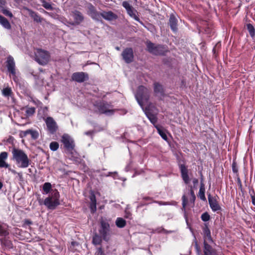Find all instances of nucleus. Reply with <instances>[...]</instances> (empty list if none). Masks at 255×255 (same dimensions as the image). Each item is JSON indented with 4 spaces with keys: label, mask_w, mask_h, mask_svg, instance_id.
Wrapping results in <instances>:
<instances>
[{
    "label": "nucleus",
    "mask_w": 255,
    "mask_h": 255,
    "mask_svg": "<svg viewBox=\"0 0 255 255\" xmlns=\"http://www.w3.org/2000/svg\"><path fill=\"white\" fill-rule=\"evenodd\" d=\"M11 152L12 159L15 162L18 167L25 168L29 166L30 160L23 150L13 147Z\"/></svg>",
    "instance_id": "obj_1"
},
{
    "label": "nucleus",
    "mask_w": 255,
    "mask_h": 255,
    "mask_svg": "<svg viewBox=\"0 0 255 255\" xmlns=\"http://www.w3.org/2000/svg\"><path fill=\"white\" fill-rule=\"evenodd\" d=\"M203 235L204 239L203 255H218L216 250L208 243V242L209 243H213L214 241L211 235L210 230L207 225L203 228Z\"/></svg>",
    "instance_id": "obj_2"
},
{
    "label": "nucleus",
    "mask_w": 255,
    "mask_h": 255,
    "mask_svg": "<svg viewBox=\"0 0 255 255\" xmlns=\"http://www.w3.org/2000/svg\"><path fill=\"white\" fill-rule=\"evenodd\" d=\"M150 92V91L148 89L143 86H140L138 87L135 97L142 110H143L144 104L147 103L148 101Z\"/></svg>",
    "instance_id": "obj_3"
},
{
    "label": "nucleus",
    "mask_w": 255,
    "mask_h": 255,
    "mask_svg": "<svg viewBox=\"0 0 255 255\" xmlns=\"http://www.w3.org/2000/svg\"><path fill=\"white\" fill-rule=\"evenodd\" d=\"M146 45L147 50L150 53L155 55H164L168 51L167 46L155 44L149 40L146 41Z\"/></svg>",
    "instance_id": "obj_4"
},
{
    "label": "nucleus",
    "mask_w": 255,
    "mask_h": 255,
    "mask_svg": "<svg viewBox=\"0 0 255 255\" xmlns=\"http://www.w3.org/2000/svg\"><path fill=\"white\" fill-rule=\"evenodd\" d=\"M59 197V192L57 191H55L52 193L51 196H49L45 198L43 204L48 209L54 210L60 204Z\"/></svg>",
    "instance_id": "obj_5"
},
{
    "label": "nucleus",
    "mask_w": 255,
    "mask_h": 255,
    "mask_svg": "<svg viewBox=\"0 0 255 255\" xmlns=\"http://www.w3.org/2000/svg\"><path fill=\"white\" fill-rule=\"evenodd\" d=\"M49 53L41 49H37L35 52V61L41 65H45L48 63L50 60Z\"/></svg>",
    "instance_id": "obj_6"
},
{
    "label": "nucleus",
    "mask_w": 255,
    "mask_h": 255,
    "mask_svg": "<svg viewBox=\"0 0 255 255\" xmlns=\"http://www.w3.org/2000/svg\"><path fill=\"white\" fill-rule=\"evenodd\" d=\"M96 106L100 114H105L106 116L113 115L115 111L113 109V106L111 105L105 101L97 103Z\"/></svg>",
    "instance_id": "obj_7"
},
{
    "label": "nucleus",
    "mask_w": 255,
    "mask_h": 255,
    "mask_svg": "<svg viewBox=\"0 0 255 255\" xmlns=\"http://www.w3.org/2000/svg\"><path fill=\"white\" fill-rule=\"evenodd\" d=\"M122 6L126 9L128 14L135 20L138 21L141 25H143V23L140 20L139 18L136 15L137 10L135 9L127 1H124L122 3Z\"/></svg>",
    "instance_id": "obj_8"
},
{
    "label": "nucleus",
    "mask_w": 255,
    "mask_h": 255,
    "mask_svg": "<svg viewBox=\"0 0 255 255\" xmlns=\"http://www.w3.org/2000/svg\"><path fill=\"white\" fill-rule=\"evenodd\" d=\"M6 67L7 71L13 77H16V66L14 58L11 55H8L5 61Z\"/></svg>",
    "instance_id": "obj_9"
},
{
    "label": "nucleus",
    "mask_w": 255,
    "mask_h": 255,
    "mask_svg": "<svg viewBox=\"0 0 255 255\" xmlns=\"http://www.w3.org/2000/svg\"><path fill=\"white\" fill-rule=\"evenodd\" d=\"M61 141L63 143L64 147L69 152H71L74 148V141L69 135L64 134L63 135Z\"/></svg>",
    "instance_id": "obj_10"
},
{
    "label": "nucleus",
    "mask_w": 255,
    "mask_h": 255,
    "mask_svg": "<svg viewBox=\"0 0 255 255\" xmlns=\"http://www.w3.org/2000/svg\"><path fill=\"white\" fill-rule=\"evenodd\" d=\"M110 231L109 224L104 221H101V226L99 230L100 235L102 237L104 240L107 241L108 240V236Z\"/></svg>",
    "instance_id": "obj_11"
},
{
    "label": "nucleus",
    "mask_w": 255,
    "mask_h": 255,
    "mask_svg": "<svg viewBox=\"0 0 255 255\" xmlns=\"http://www.w3.org/2000/svg\"><path fill=\"white\" fill-rule=\"evenodd\" d=\"M88 14L91 18L96 21H100L101 19V13L97 11L95 6L91 3L88 6Z\"/></svg>",
    "instance_id": "obj_12"
},
{
    "label": "nucleus",
    "mask_w": 255,
    "mask_h": 255,
    "mask_svg": "<svg viewBox=\"0 0 255 255\" xmlns=\"http://www.w3.org/2000/svg\"><path fill=\"white\" fill-rule=\"evenodd\" d=\"M45 123L47 126V129L50 133H54L57 128L56 123L54 121L53 119L51 117H47L45 120Z\"/></svg>",
    "instance_id": "obj_13"
},
{
    "label": "nucleus",
    "mask_w": 255,
    "mask_h": 255,
    "mask_svg": "<svg viewBox=\"0 0 255 255\" xmlns=\"http://www.w3.org/2000/svg\"><path fill=\"white\" fill-rule=\"evenodd\" d=\"M72 16L74 19V21L69 23V24L71 25H78L81 23L84 19L82 13L77 10L72 11Z\"/></svg>",
    "instance_id": "obj_14"
},
{
    "label": "nucleus",
    "mask_w": 255,
    "mask_h": 255,
    "mask_svg": "<svg viewBox=\"0 0 255 255\" xmlns=\"http://www.w3.org/2000/svg\"><path fill=\"white\" fill-rule=\"evenodd\" d=\"M122 55L125 61L127 63L131 62L133 59L132 49L131 48H127L122 52Z\"/></svg>",
    "instance_id": "obj_15"
},
{
    "label": "nucleus",
    "mask_w": 255,
    "mask_h": 255,
    "mask_svg": "<svg viewBox=\"0 0 255 255\" xmlns=\"http://www.w3.org/2000/svg\"><path fill=\"white\" fill-rule=\"evenodd\" d=\"M208 198L210 207L213 212L221 210V207L215 197H213L209 194L208 195Z\"/></svg>",
    "instance_id": "obj_16"
},
{
    "label": "nucleus",
    "mask_w": 255,
    "mask_h": 255,
    "mask_svg": "<svg viewBox=\"0 0 255 255\" xmlns=\"http://www.w3.org/2000/svg\"><path fill=\"white\" fill-rule=\"evenodd\" d=\"M144 112L146 116L150 121V122L153 125L154 127L156 126H158L156 124L157 122V118L155 114H154L151 113L150 110L149 109V107H145L143 108V110H142Z\"/></svg>",
    "instance_id": "obj_17"
},
{
    "label": "nucleus",
    "mask_w": 255,
    "mask_h": 255,
    "mask_svg": "<svg viewBox=\"0 0 255 255\" xmlns=\"http://www.w3.org/2000/svg\"><path fill=\"white\" fill-rule=\"evenodd\" d=\"M72 79L73 81L82 83L88 79V75L84 72H75L72 74Z\"/></svg>",
    "instance_id": "obj_18"
},
{
    "label": "nucleus",
    "mask_w": 255,
    "mask_h": 255,
    "mask_svg": "<svg viewBox=\"0 0 255 255\" xmlns=\"http://www.w3.org/2000/svg\"><path fill=\"white\" fill-rule=\"evenodd\" d=\"M179 168L181 172V177L186 184L189 183L190 179L188 175V172L187 167L184 164H180Z\"/></svg>",
    "instance_id": "obj_19"
},
{
    "label": "nucleus",
    "mask_w": 255,
    "mask_h": 255,
    "mask_svg": "<svg viewBox=\"0 0 255 255\" xmlns=\"http://www.w3.org/2000/svg\"><path fill=\"white\" fill-rule=\"evenodd\" d=\"M20 134L21 137H25L28 134H30L33 139H36L39 136V133L37 131L31 129L25 131H21Z\"/></svg>",
    "instance_id": "obj_20"
},
{
    "label": "nucleus",
    "mask_w": 255,
    "mask_h": 255,
    "mask_svg": "<svg viewBox=\"0 0 255 255\" xmlns=\"http://www.w3.org/2000/svg\"><path fill=\"white\" fill-rule=\"evenodd\" d=\"M182 210L184 211V218L185 219V221H186L187 225L188 226V228L189 229L190 231L192 233V234H193V230L191 228V227L190 226L189 222H188V218H187V214H186V209H185L187 203V198H186L185 195H183L182 196Z\"/></svg>",
    "instance_id": "obj_21"
},
{
    "label": "nucleus",
    "mask_w": 255,
    "mask_h": 255,
    "mask_svg": "<svg viewBox=\"0 0 255 255\" xmlns=\"http://www.w3.org/2000/svg\"><path fill=\"white\" fill-rule=\"evenodd\" d=\"M177 19L175 15L173 14H170L169 19V24L170 28L173 32H176L177 31Z\"/></svg>",
    "instance_id": "obj_22"
},
{
    "label": "nucleus",
    "mask_w": 255,
    "mask_h": 255,
    "mask_svg": "<svg viewBox=\"0 0 255 255\" xmlns=\"http://www.w3.org/2000/svg\"><path fill=\"white\" fill-rule=\"evenodd\" d=\"M101 17L109 21L116 19L117 18V15L111 11H103L101 13Z\"/></svg>",
    "instance_id": "obj_23"
},
{
    "label": "nucleus",
    "mask_w": 255,
    "mask_h": 255,
    "mask_svg": "<svg viewBox=\"0 0 255 255\" xmlns=\"http://www.w3.org/2000/svg\"><path fill=\"white\" fill-rule=\"evenodd\" d=\"M24 8L28 11L29 15L33 19L34 21L37 22H42L43 18H41L37 13L27 7H25Z\"/></svg>",
    "instance_id": "obj_24"
},
{
    "label": "nucleus",
    "mask_w": 255,
    "mask_h": 255,
    "mask_svg": "<svg viewBox=\"0 0 255 255\" xmlns=\"http://www.w3.org/2000/svg\"><path fill=\"white\" fill-rule=\"evenodd\" d=\"M7 157V153L6 152H2L0 153V167L7 168L9 166L8 164L5 162V160Z\"/></svg>",
    "instance_id": "obj_25"
},
{
    "label": "nucleus",
    "mask_w": 255,
    "mask_h": 255,
    "mask_svg": "<svg viewBox=\"0 0 255 255\" xmlns=\"http://www.w3.org/2000/svg\"><path fill=\"white\" fill-rule=\"evenodd\" d=\"M0 24L5 28L9 29L11 28V25L8 20L0 15Z\"/></svg>",
    "instance_id": "obj_26"
},
{
    "label": "nucleus",
    "mask_w": 255,
    "mask_h": 255,
    "mask_svg": "<svg viewBox=\"0 0 255 255\" xmlns=\"http://www.w3.org/2000/svg\"><path fill=\"white\" fill-rule=\"evenodd\" d=\"M90 208L91 209V211L92 213L95 212L96 211V199L95 196L93 194L90 196Z\"/></svg>",
    "instance_id": "obj_27"
},
{
    "label": "nucleus",
    "mask_w": 255,
    "mask_h": 255,
    "mask_svg": "<svg viewBox=\"0 0 255 255\" xmlns=\"http://www.w3.org/2000/svg\"><path fill=\"white\" fill-rule=\"evenodd\" d=\"M102 237L97 233L94 234L93 237L92 243L95 245H100L102 241Z\"/></svg>",
    "instance_id": "obj_28"
},
{
    "label": "nucleus",
    "mask_w": 255,
    "mask_h": 255,
    "mask_svg": "<svg viewBox=\"0 0 255 255\" xmlns=\"http://www.w3.org/2000/svg\"><path fill=\"white\" fill-rule=\"evenodd\" d=\"M116 225L118 227L123 228L126 226V222L123 218L119 217L116 219Z\"/></svg>",
    "instance_id": "obj_29"
},
{
    "label": "nucleus",
    "mask_w": 255,
    "mask_h": 255,
    "mask_svg": "<svg viewBox=\"0 0 255 255\" xmlns=\"http://www.w3.org/2000/svg\"><path fill=\"white\" fill-rule=\"evenodd\" d=\"M39 1L42 3V6L47 10H54L56 9L52 6L50 3L47 2L45 0H39Z\"/></svg>",
    "instance_id": "obj_30"
},
{
    "label": "nucleus",
    "mask_w": 255,
    "mask_h": 255,
    "mask_svg": "<svg viewBox=\"0 0 255 255\" xmlns=\"http://www.w3.org/2000/svg\"><path fill=\"white\" fill-rule=\"evenodd\" d=\"M154 91L157 94H162L163 93L162 86L157 83H155L154 84Z\"/></svg>",
    "instance_id": "obj_31"
},
{
    "label": "nucleus",
    "mask_w": 255,
    "mask_h": 255,
    "mask_svg": "<svg viewBox=\"0 0 255 255\" xmlns=\"http://www.w3.org/2000/svg\"><path fill=\"white\" fill-rule=\"evenodd\" d=\"M12 92L10 88L6 87L2 89V94L5 97H9L12 95Z\"/></svg>",
    "instance_id": "obj_32"
},
{
    "label": "nucleus",
    "mask_w": 255,
    "mask_h": 255,
    "mask_svg": "<svg viewBox=\"0 0 255 255\" xmlns=\"http://www.w3.org/2000/svg\"><path fill=\"white\" fill-rule=\"evenodd\" d=\"M155 128L157 130L158 134L161 136V137L165 140H167V136L166 134L162 130L159 126H156Z\"/></svg>",
    "instance_id": "obj_33"
},
{
    "label": "nucleus",
    "mask_w": 255,
    "mask_h": 255,
    "mask_svg": "<svg viewBox=\"0 0 255 255\" xmlns=\"http://www.w3.org/2000/svg\"><path fill=\"white\" fill-rule=\"evenodd\" d=\"M247 28L252 37H254L255 35V29L254 26L251 23L247 24Z\"/></svg>",
    "instance_id": "obj_34"
},
{
    "label": "nucleus",
    "mask_w": 255,
    "mask_h": 255,
    "mask_svg": "<svg viewBox=\"0 0 255 255\" xmlns=\"http://www.w3.org/2000/svg\"><path fill=\"white\" fill-rule=\"evenodd\" d=\"M42 188L44 192L48 194L51 189V184L49 182H46L43 184Z\"/></svg>",
    "instance_id": "obj_35"
},
{
    "label": "nucleus",
    "mask_w": 255,
    "mask_h": 255,
    "mask_svg": "<svg viewBox=\"0 0 255 255\" xmlns=\"http://www.w3.org/2000/svg\"><path fill=\"white\" fill-rule=\"evenodd\" d=\"M35 109L34 107L27 108L25 111L26 115L28 117H30L33 115L35 113Z\"/></svg>",
    "instance_id": "obj_36"
},
{
    "label": "nucleus",
    "mask_w": 255,
    "mask_h": 255,
    "mask_svg": "<svg viewBox=\"0 0 255 255\" xmlns=\"http://www.w3.org/2000/svg\"><path fill=\"white\" fill-rule=\"evenodd\" d=\"M58 147H59V144L57 142H55V141L52 142L50 144V149L52 151H54L57 150L58 149Z\"/></svg>",
    "instance_id": "obj_37"
},
{
    "label": "nucleus",
    "mask_w": 255,
    "mask_h": 255,
    "mask_svg": "<svg viewBox=\"0 0 255 255\" xmlns=\"http://www.w3.org/2000/svg\"><path fill=\"white\" fill-rule=\"evenodd\" d=\"M0 11L5 16H9V17L13 16L12 13L6 8V7L1 9Z\"/></svg>",
    "instance_id": "obj_38"
},
{
    "label": "nucleus",
    "mask_w": 255,
    "mask_h": 255,
    "mask_svg": "<svg viewBox=\"0 0 255 255\" xmlns=\"http://www.w3.org/2000/svg\"><path fill=\"white\" fill-rule=\"evenodd\" d=\"M154 202L158 203L159 205H175L176 204L175 202H163V201H154Z\"/></svg>",
    "instance_id": "obj_39"
},
{
    "label": "nucleus",
    "mask_w": 255,
    "mask_h": 255,
    "mask_svg": "<svg viewBox=\"0 0 255 255\" xmlns=\"http://www.w3.org/2000/svg\"><path fill=\"white\" fill-rule=\"evenodd\" d=\"M201 220L204 222L208 221L210 219V216L207 212H205L201 216Z\"/></svg>",
    "instance_id": "obj_40"
},
{
    "label": "nucleus",
    "mask_w": 255,
    "mask_h": 255,
    "mask_svg": "<svg viewBox=\"0 0 255 255\" xmlns=\"http://www.w3.org/2000/svg\"><path fill=\"white\" fill-rule=\"evenodd\" d=\"M8 235V232L5 230L2 226L0 224V235L5 237Z\"/></svg>",
    "instance_id": "obj_41"
},
{
    "label": "nucleus",
    "mask_w": 255,
    "mask_h": 255,
    "mask_svg": "<svg viewBox=\"0 0 255 255\" xmlns=\"http://www.w3.org/2000/svg\"><path fill=\"white\" fill-rule=\"evenodd\" d=\"M205 190L199 189V197L200 199L205 201L206 200V197L205 195Z\"/></svg>",
    "instance_id": "obj_42"
},
{
    "label": "nucleus",
    "mask_w": 255,
    "mask_h": 255,
    "mask_svg": "<svg viewBox=\"0 0 255 255\" xmlns=\"http://www.w3.org/2000/svg\"><path fill=\"white\" fill-rule=\"evenodd\" d=\"M117 175V172H109L107 174L106 173H102L100 174L101 176H113L114 178L115 177V176Z\"/></svg>",
    "instance_id": "obj_43"
},
{
    "label": "nucleus",
    "mask_w": 255,
    "mask_h": 255,
    "mask_svg": "<svg viewBox=\"0 0 255 255\" xmlns=\"http://www.w3.org/2000/svg\"><path fill=\"white\" fill-rule=\"evenodd\" d=\"M43 13L46 15H48L54 18H57L58 15L53 12H47V11L43 10Z\"/></svg>",
    "instance_id": "obj_44"
},
{
    "label": "nucleus",
    "mask_w": 255,
    "mask_h": 255,
    "mask_svg": "<svg viewBox=\"0 0 255 255\" xmlns=\"http://www.w3.org/2000/svg\"><path fill=\"white\" fill-rule=\"evenodd\" d=\"M125 217L127 219H131V214L127 209H126L125 211Z\"/></svg>",
    "instance_id": "obj_45"
},
{
    "label": "nucleus",
    "mask_w": 255,
    "mask_h": 255,
    "mask_svg": "<svg viewBox=\"0 0 255 255\" xmlns=\"http://www.w3.org/2000/svg\"><path fill=\"white\" fill-rule=\"evenodd\" d=\"M6 2L5 0H0V10L6 7Z\"/></svg>",
    "instance_id": "obj_46"
},
{
    "label": "nucleus",
    "mask_w": 255,
    "mask_h": 255,
    "mask_svg": "<svg viewBox=\"0 0 255 255\" xmlns=\"http://www.w3.org/2000/svg\"><path fill=\"white\" fill-rule=\"evenodd\" d=\"M190 194L191 196V202L194 204L196 199V196L194 194V191L192 190H191L190 191Z\"/></svg>",
    "instance_id": "obj_47"
},
{
    "label": "nucleus",
    "mask_w": 255,
    "mask_h": 255,
    "mask_svg": "<svg viewBox=\"0 0 255 255\" xmlns=\"http://www.w3.org/2000/svg\"><path fill=\"white\" fill-rule=\"evenodd\" d=\"M96 254H97V255H104V253L101 247L99 248L98 249Z\"/></svg>",
    "instance_id": "obj_48"
},
{
    "label": "nucleus",
    "mask_w": 255,
    "mask_h": 255,
    "mask_svg": "<svg viewBox=\"0 0 255 255\" xmlns=\"http://www.w3.org/2000/svg\"><path fill=\"white\" fill-rule=\"evenodd\" d=\"M232 170L234 173H237L238 172V169L235 162L232 164Z\"/></svg>",
    "instance_id": "obj_49"
},
{
    "label": "nucleus",
    "mask_w": 255,
    "mask_h": 255,
    "mask_svg": "<svg viewBox=\"0 0 255 255\" xmlns=\"http://www.w3.org/2000/svg\"><path fill=\"white\" fill-rule=\"evenodd\" d=\"M249 194L251 196V197H253L255 196V192L254 189H250L249 190Z\"/></svg>",
    "instance_id": "obj_50"
},
{
    "label": "nucleus",
    "mask_w": 255,
    "mask_h": 255,
    "mask_svg": "<svg viewBox=\"0 0 255 255\" xmlns=\"http://www.w3.org/2000/svg\"><path fill=\"white\" fill-rule=\"evenodd\" d=\"M192 181H193L194 187H196L198 184V180L197 178H194L193 179Z\"/></svg>",
    "instance_id": "obj_51"
},
{
    "label": "nucleus",
    "mask_w": 255,
    "mask_h": 255,
    "mask_svg": "<svg viewBox=\"0 0 255 255\" xmlns=\"http://www.w3.org/2000/svg\"><path fill=\"white\" fill-rule=\"evenodd\" d=\"M195 249L196 250V251L199 254L200 253V248H199V247L198 245V243H197V241H195Z\"/></svg>",
    "instance_id": "obj_52"
},
{
    "label": "nucleus",
    "mask_w": 255,
    "mask_h": 255,
    "mask_svg": "<svg viewBox=\"0 0 255 255\" xmlns=\"http://www.w3.org/2000/svg\"><path fill=\"white\" fill-rule=\"evenodd\" d=\"M94 132V130H89L88 131L85 132V134L88 135V136H92L93 133Z\"/></svg>",
    "instance_id": "obj_53"
},
{
    "label": "nucleus",
    "mask_w": 255,
    "mask_h": 255,
    "mask_svg": "<svg viewBox=\"0 0 255 255\" xmlns=\"http://www.w3.org/2000/svg\"><path fill=\"white\" fill-rule=\"evenodd\" d=\"M32 224V222L29 220H25L24 221V225L29 226Z\"/></svg>",
    "instance_id": "obj_54"
},
{
    "label": "nucleus",
    "mask_w": 255,
    "mask_h": 255,
    "mask_svg": "<svg viewBox=\"0 0 255 255\" xmlns=\"http://www.w3.org/2000/svg\"><path fill=\"white\" fill-rule=\"evenodd\" d=\"M62 22L64 24H65V25H67V24H69V23L70 22H68L67 21V20L66 18H62Z\"/></svg>",
    "instance_id": "obj_55"
},
{
    "label": "nucleus",
    "mask_w": 255,
    "mask_h": 255,
    "mask_svg": "<svg viewBox=\"0 0 255 255\" xmlns=\"http://www.w3.org/2000/svg\"><path fill=\"white\" fill-rule=\"evenodd\" d=\"M200 189L205 190V185H204V183H203V182H201V183H200Z\"/></svg>",
    "instance_id": "obj_56"
},
{
    "label": "nucleus",
    "mask_w": 255,
    "mask_h": 255,
    "mask_svg": "<svg viewBox=\"0 0 255 255\" xmlns=\"http://www.w3.org/2000/svg\"><path fill=\"white\" fill-rule=\"evenodd\" d=\"M143 199L144 200H152V198L149 197H144L143 198Z\"/></svg>",
    "instance_id": "obj_57"
},
{
    "label": "nucleus",
    "mask_w": 255,
    "mask_h": 255,
    "mask_svg": "<svg viewBox=\"0 0 255 255\" xmlns=\"http://www.w3.org/2000/svg\"><path fill=\"white\" fill-rule=\"evenodd\" d=\"M252 204L255 206V196L251 197Z\"/></svg>",
    "instance_id": "obj_58"
},
{
    "label": "nucleus",
    "mask_w": 255,
    "mask_h": 255,
    "mask_svg": "<svg viewBox=\"0 0 255 255\" xmlns=\"http://www.w3.org/2000/svg\"><path fill=\"white\" fill-rule=\"evenodd\" d=\"M9 170L14 174H17V172L13 169H9Z\"/></svg>",
    "instance_id": "obj_59"
},
{
    "label": "nucleus",
    "mask_w": 255,
    "mask_h": 255,
    "mask_svg": "<svg viewBox=\"0 0 255 255\" xmlns=\"http://www.w3.org/2000/svg\"><path fill=\"white\" fill-rule=\"evenodd\" d=\"M162 231H163V232H164V233H172V231H167L165 230V229H162Z\"/></svg>",
    "instance_id": "obj_60"
},
{
    "label": "nucleus",
    "mask_w": 255,
    "mask_h": 255,
    "mask_svg": "<svg viewBox=\"0 0 255 255\" xmlns=\"http://www.w3.org/2000/svg\"><path fill=\"white\" fill-rule=\"evenodd\" d=\"M17 174L20 178H22V175L21 173H17Z\"/></svg>",
    "instance_id": "obj_61"
},
{
    "label": "nucleus",
    "mask_w": 255,
    "mask_h": 255,
    "mask_svg": "<svg viewBox=\"0 0 255 255\" xmlns=\"http://www.w3.org/2000/svg\"><path fill=\"white\" fill-rule=\"evenodd\" d=\"M2 186H3L2 183L0 181V189H1L2 188Z\"/></svg>",
    "instance_id": "obj_62"
},
{
    "label": "nucleus",
    "mask_w": 255,
    "mask_h": 255,
    "mask_svg": "<svg viewBox=\"0 0 255 255\" xmlns=\"http://www.w3.org/2000/svg\"><path fill=\"white\" fill-rule=\"evenodd\" d=\"M71 244L73 246H75V245L77 244L75 242H72Z\"/></svg>",
    "instance_id": "obj_63"
},
{
    "label": "nucleus",
    "mask_w": 255,
    "mask_h": 255,
    "mask_svg": "<svg viewBox=\"0 0 255 255\" xmlns=\"http://www.w3.org/2000/svg\"><path fill=\"white\" fill-rule=\"evenodd\" d=\"M38 201H39V204H40V205H42V201L40 199V200H38Z\"/></svg>",
    "instance_id": "obj_64"
}]
</instances>
